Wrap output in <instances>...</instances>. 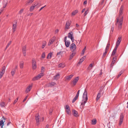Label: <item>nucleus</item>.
<instances>
[{
    "mask_svg": "<svg viewBox=\"0 0 128 128\" xmlns=\"http://www.w3.org/2000/svg\"><path fill=\"white\" fill-rule=\"evenodd\" d=\"M40 117L39 114H37L36 115L35 117V119L36 121V122L38 124L41 121Z\"/></svg>",
    "mask_w": 128,
    "mask_h": 128,
    "instance_id": "nucleus-7",
    "label": "nucleus"
},
{
    "mask_svg": "<svg viewBox=\"0 0 128 128\" xmlns=\"http://www.w3.org/2000/svg\"><path fill=\"white\" fill-rule=\"evenodd\" d=\"M3 75V74L0 73V79L2 77Z\"/></svg>",
    "mask_w": 128,
    "mask_h": 128,
    "instance_id": "nucleus-54",
    "label": "nucleus"
},
{
    "mask_svg": "<svg viewBox=\"0 0 128 128\" xmlns=\"http://www.w3.org/2000/svg\"><path fill=\"white\" fill-rule=\"evenodd\" d=\"M73 33L72 32H71L69 33L68 34V38H70L73 37Z\"/></svg>",
    "mask_w": 128,
    "mask_h": 128,
    "instance_id": "nucleus-11",
    "label": "nucleus"
},
{
    "mask_svg": "<svg viewBox=\"0 0 128 128\" xmlns=\"http://www.w3.org/2000/svg\"><path fill=\"white\" fill-rule=\"evenodd\" d=\"M45 53L44 52H43L41 58V60H42L45 58Z\"/></svg>",
    "mask_w": 128,
    "mask_h": 128,
    "instance_id": "nucleus-32",
    "label": "nucleus"
},
{
    "mask_svg": "<svg viewBox=\"0 0 128 128\" xmlns=\"http://www.w3.org/2000/svg\"><path fill=\"white\" fill-rule=\"evenodd\" d=\"M73 112L74 113V116L76 117H77L78 116V112L76 111L75 110H74L73 111Z\"/></svg>",
    "mask_w": 128,
    "mask_h": 128,
    "instance_id": "nucleus-22",
    "label": "nucleus"
},
{
    "mask_svg": "<svg viewBox=\"0 0 128 128\" xmlns=\"http://www.w3.org/2000/svg\"><path fill=\"white\" fill-rule=\"evenodd\" d=\"M122 121H123L120 120L119 123V125H120L121 124Z\"/></svg>",
    "mask_w": 128,
    "mask_h": 128,
    "instance_id": "nucleus-56",
    "label": "nucleus"
},
{
    "mask_svg": "<svg viewBox=\"0 0 128 128\" xmlns=\"http://www.w3.org/2000/svg\"><path fill=\"white\" fill-rule=\"evenodd\" d=\"M124 118V116L122 114H121L120 116V120L123 121Z\"/></svg>",
    "mask_w": 128,
    "mask_h": 128,
    "instance_id": "nucleus-38",
    "label": "nucleus"
},
{
    "mask_svg": "<svg viewBox=\"0 0 128 128\" xmlns=\"http://www.w3.org/2000/svg\"><path fill=\"white\" fill-rule=\"evenodd\" d=\"M117 48H117L116 47H115L111 54L112 56H114L115 53H116Z\"/></svg>",
    "mask_w": 128,
    "mask_h": 128,
    "instance_id": "nucleus-12",
    "label": "nucleus"
},
{
    "mask_svg": "<svg viewBox=\"0 0 128 128\" xmlns=\"http://www.w3.org/2000/svg\"><path fill=\"white\" fill-rule=\"evenodd\" d=\"M77 98H78L76 96H75V97L73 98V100H72V103L76 101V100L77 99Z\"/></svg>",
    "mask_w": 128,
    "mask_h": 128,
    "instance_id": "nucleus-44",
    "label": "nucleus"
},
{
    "mask_svg": "<svg viewBox=\"0 0 128 128\" xmlns=\"http://www.w3.org/2000/svg\"><path fill=\"white\" fill-rule=\"evenodd\" d=\"M16 71V70L15 69H13L12 70L11 72V75L12 76H13L14 75Z\"/></svg>",
    "mask_w": 128,
    "mask_h": 128,
    "instance_id": "nucleus-29",
    "label": "nucleus"
},
{
    "mask_svg": "<svg viewBox=\"0 0 128 128\" xmlns=\"http://www.w3.org/2000/svg\"><path fill=\"white\" fill-rule=\"evenodd\" d=\"M124 71L123 70H121L120 72L119 73V74H118V77H119L120 76L121 74Z\"/></svg>",
    "mask_w": 128,
    "mask_h": 128,
    "instance_id": "nucleus-42",
    "label": "nucleus"
},
{
    "mask_svg": "<svg viewBox=\"0 0 128 128\" xmlns=\"http://www.w3.org/2000/svg\"><path fill=\"white\" fill-rule=\"evenodd\" d=\"M52 110H50V111L49 114L50 115L52 114Z\"/></svg>",
    "mask_w": 128,
    "mask_h": 128,
    "instance_id": "nucleus-57",
    "label": "nucleus"
},
{
    "mask_svg": "<svg viewBox=\"0 0 128 128\" xmlns=\"http://www.w3.org/2000/svg\"><path fill=\"white\" fill-rule=\"evenodd\" d=\"M121 37H119L118 39L117 40L116 43V46L115 47H118V46L120 44V43L121 41L122 40Z\"/></svg>",
    "mask_w": 128,
    "mask_h": 128,
    "instance_id": "nucleus-8",
    "label": "nucleus"
},
{
    "mask_svg": "<svg viewBox=\"0 0 128 128\" xmlns=\"http://www.w3.org/2000/svg\"><path fill=\"white\" fill-rule=\"evenodd\" d=\"M24 9H22L21 10H20V11L19 12V13L20 14H21L23 12Z\"/></svg>",
    "mask_w": 128,
    "mask_h": 128,
    "instance_id": "nucleus-48",
    "label": "nucleus"
},
{
    "mask_svg": "<svg viewBox=\"0 0 128 128\" xmlns=\"http://www.w3.org/2000/svg\"><path fill=\"white\" fill-rule=\"evenodd\" d=\"M78 11L77 10H76L72 12V13L71 15L72 16H73L75 15V14L78 13Z\"/></svg>",
    "mask_w": 128,
    "mask_h": 128,
    "instance_id": "nucleus-23",
    "label": "nucleus"
},
{
    "mask_svg": "<svg viewBox=\"0 0 128 128\" xmlns=\"http://www.w3.org/2000/svg\"><path fill=\"white\" fill-rule=\"evenodd\" d=\"M73 75L72 74H71L69 76H68L66 77V79L68 80H70L73 77Z\"/></svg>",
    "mask_w": 128,
    "mask_h": 128,
    "instance_id": "nucleus-16",
    "label": "nucleus"
},
{
    "mask_svg": "<svg viewBox=\"0 0 128 128\" xmlns=\"http://www.w3.org/2000/svg\"><path fill=\"white\" fill-rule=\"evenodd\" d=\"M7 4V3L6 2L4 4V5L3 8H5L6 6V5Z\"/></svg>",
    "mask_w": 128,
    "mask_h": 128,
    "instance_id": "nucleus-51",
    "label": "nucleus"
},
{
    "mask_svg": "<svg viewBox=\"0 0 128 128\" xmlns=\"http://www.w3.org/2000/svg\"><path fill=\"white\" fill-rule=\"evenodd\" d=\"M34 1V0H28L26 4L27 5L31 4Z\"/></svg>",
    "mask_w": 128,
    "mask_h": 128,
    "instance_id": "nucleus-19",
    "label": "nucleus"
},
{
    "mask_svg": "<svg viewBox=\"0 0 128 128\" xmlns=\"http://www.w3.org/2000/svg\"><path fill=\"white\" fill-rule=\"evenodd\" d=\"M79 80V77L78 76L76 77L75 78L72 82V85L73 86H74L75 85L76 83L78 82Z\"/></svg>",
    "mask_w": 128,
    "mask_h": 128,
    "instance_id": "nucleus-3",
    "label": "nucleus"
},
{
    "mask_svg": "<svg viewBox=\"0 0 128 128\" xmlns=\"http://www.w3.org/2000/svg\"><path fill=\"white\" fill-rule=\"evenodd\" d=\"M70 39H71L72 41V42H74V37H73L72 38H70Z\"/></svg>",
    "mask_w": 128,
    "mask_h": 128,
    "instance_id": "nucleus-61",
    "label": "nucleus"
},
{
    "mask_svg": "<svg viewBox=\"0 0 128 128\" xmlns=\"http://www.w3.org/2000/svg\"><path fill=\"white\" fill-rule=\"evenodd\" d=\"M59 31V30L58 29H57L55 31V33H57Z\"/></svg>",
    "mask_w": 128,
    "mask_h": 128,
    "instance_id": "nucleus-63",
    "label": "nucleus"
},
{
    "mask_svg": "<svg viewBox=\"0 0 128 128\" xmlns=\"http://www.w3.org/2000/svg\"><path fill=\"white\" fill-rule=\"evenodd\" d=\"M88 10H86L84 12V16L86 15L88 13Z\"/></svg>",
    "mask_w": 128,
    "mask_h": 128,
    "instance_id": "nucleus-45",
    "label": "nucleus"
},
{
    "mask_svg": "<svg viewBox=\"0 0 128 128\" xmlns=\"http://www.w3.org/2000/svg\"><path fill=\"white\" fill-rule=\"evenodd\" d=\"M84 92L83 96L82 102L81 103L80 108L82 110H83L85 104L88 98L87 97V92L86 89L84 90Z\"/></svg>",
    "mask_w": 128,
    "mask_h": 128,
    "instance_id": "nucleus-2",
    "label": "nucleus"
},
{
    "mask_svg": "<svg viewBox=\"0 0 128 128\" xmlns=\"http://www.w3.org/2000/svg\"><path fill=\"white\" fill-rule=\"evenodd\" d=\"M66 38H67V36H66L64 38V42H66L67 41Z\"/></svg>",
    "mask_w": 128,
    "mask_h": 128,
    "instance_id": "nucleus-60",
    "label": "nucleus"
},
{
    "mask_svg": "<svg viewBox=\"0 0 128 128\" xmlns=\"http://www.w3.org/2000/svg\"><path fill=\"white\" fill-rule=\"evenodd\" d=\"M52 52H50L48 54V59L52 57Z\"/></svg>",
    "mask_w": 128,
    "mask_h": 128,
    "instance_id": "nucleus-37",
    "label": "nucleus"
},
{
    "mask_svg": "<svg viewBox=\"0 0 128 128\" xmlns=\"http://www.w3.org/2000/svg\"><path fill=\"white\" fill-rule=\"evenodd\" d=\"M114 26H112L111 28V30L112 32H113L114 30Z\"/></svg>",
    "mask_w": 128,
    "mask_h": 128,
    "instance_id": "nucleus-55",
    "label": "nucleus"
},
{
    "mask_svg": "<svg viewBox=\"0 0 128 128\" xmlns=\"http://www.w3.org/2000/svg\"><path fill=\"white\" fill-rule=\"evenodd\" d=\"M92 124L94 125L96 124V119L93 120H92Z\"/></svg>",
    "mask_w": 128,
    "mask_h": 128,
    "instance_id": "nucleus-31",
    "label": "nucleus"
},
{
    "mask_svg": "<svg viewBox=\"0 0 128 128\" xmlns=\"http://www.w3.org/2000/svg\"><path fill=\"white\" fill-rule=\"evenodd\" d=\"M73 53L70 55V59H71L72 58L73 56L75 55L76 54L75 51L72 52Z\"/></svg>",
    "mask_w": 128,
    "mask_h": 128,
    "instance_id": "nucleus-27",
    "label": "nucleus"
},
{
    "mask_svg": "<svg viewBox=\"0 0 128 128\" xmlns=\"http://www.w3.org/2000/svg\"><path fill=\"white\" fill-rule=\"evenodd\" d=\"M66 112L67 114H70V108H69L68 109H66Z\"/></svg>",
    "mask_w": 128,
    "mask_h": 128,
    "instance_id": "nucleus-35",
    "label": "nucleus"
},
{
    "mask_svg": "<svg viewBox=\"0 0 128 128\" xmlns=\"http://www.w3.org/2000/svg\"><path fill=\"white\" fill-rule=\"evenodd\" d=\"M22 53L24 56H26V52H22Z\"/></svg>",
    "mask_w": 128,
    "mask_h": 128,
    "instance_id": "nucleus-53",
    "label": "nucleus"
},
{
    "mask_svg": "<svg viewBox=\"0 0 128 128\" xmlns=\"http://www.w3.org/2000/svg\"><path fill=\"white\" fill-rule=\"evenodd\" d=\"M44 70V68L43 67H42L41 68L42 72H43Z\"/></svg>",
    "mask_w": 128,
    "mask_h": 128,
    "instance_id": "nucleus-52",
    "label": "nucleus"
},
{
    "mask_svg": "<svg viewBox=\"0 0 128 128\" xmlns=\"http://www.w3.org/2000/svg\"><path fill=\"white\" fill-rule=\"evenodd\" d=\"M87 3V1L86 0L84 2V4H86Z\"/></svg>",
    "mask_w": 128,
    "mask_h": 128,
    "instance_id": "nucleus-64",
    "label": "nucleus"
},
{
    "mask_svg": "<svg viewBox=\"0 0 128 128\" xmlns=\"http://www.w3.org/2000/svg\"><path fill=\"white\" fill-rule=\"evenodd\" d=\"M65 43L66 46L67 47H68L70 44V41L68 40H67L66 42Z\"/></svg>",
    "mask_w": 128,
    "mask_h": 128,
    "instance_id": "nucleus-20",
    "label": "nucleus"
},
{
    "mask_svg": "<svg viewBox=\"0 0 128 128\" xmlns=\"http://www.w3.org/2000/svg\"><path fill=\"white\" fill-rule=\"evenodd\" d=\"M22 52H26V46H23L22 48Z\"/></svg>",
    "mask_w": 128,
    "mask_h": 128,
    "instance_id": "nucleus-36",
    "label": "nucleus"
},
{
    "mask_svg": "<svg viewBox=\"0 0 128 128\" xmlns=\"http://www.w3.org/2000/svg\"><path fill=\"white\" fill-rule=\"evenodd\" d=\"M46 45V42H44L42 46V48H44Z\"/></svg>",
    "mask_w": 128,
    "mask_h": 128,
    "instance_id": "nucleus-47",
    "label": "nucleus"
},
{
    "mask_svg": "<svg viewBox=\"0 0 128 128\" xmlns=\"http://www.w3.org/2000/svg\"><path fill=\"white\" fill-rule=\"evenodd\" d=\"M16 23L15 24H13L12 29L13 32H14L16 30Z\"/></svg>",
    "mask_w": 128,
    "mask_h": 128,
    "instance_id": "nucleus-15",
    "label": "nucleus"
},
{
    "mask_svg": "<svg viewBox=\"0 0 128 128\" xmlns=\"http://www.w3.org/2000/svg\"><path fill=\"white\" fill-rule=\"evenodd\" d=\"M27 97H26L23 100V102H24L27 99Z\"/></svg>",
    "mask_w": 128,
    "mask_h": 128,
    "instance_id": "nucleus-62",
    "label": "nucleus"
},
{
    "mask_svg": "<svg viewBox=\"0 0 128 128\" xmlns=\"http://www.w3.org/2000/svg\"><path fill=\"white\" fill-rule=\"evenodd\" d=\"M71 24V22L69 21H67L66 23L65 26V30L68 29L70 28V26Z\"/></svg>",
    "mask_w": 128,
    "mask_h": 128,
    "instance_id": "nucleus-5",
    "label": "nucleus"
},
{
    "mask_svg": "<svg viewBox=\"0 0 128 128\" xmlns=\"http://www.w3.org/2000/svg\"><path fill=\"white\" fill-rule=\"evenodd\" d=\"M40 78V77L38 76V75L37 76L34 77L32 79L33 81H34L37 80Z\"/></svg>",
    "mask_w": 128,
    "mask_h": 128,
    "instance_id": "nucleus-26",
    "label": "nucleus"
},
{
    "mask_svg": "<svg viewBox=\"0 0 128 128\" xmlns=\"http://www.w3.org/2000/svg\"><path fill=\"white\" fill-rule=\"evenodd\" d=\"M65 66V65L64 63H62L58 65V67L63 68Z\"/></svg>",
    "mask_w": 128,
    "mask_h": 128,
    "instance_id": "nucleus-17",
    "label": "nucleus"
},
{
    "mask_svg": "<svg viewBox=\"0 0 128 128\" xmlns=\"http://www.w3.org/2000/svg\"><path fill=\"white\" fill-rule=\"evenodd\" d=\"M60 78V74L59 73H57L54 76V80H57Z\"/></svg>",
    "mask_w": 128,
    "mask_h": 128,
    "instance_id": "nucleus-13",
    "label": "nucleus"
},
{
    "mask_svg": "<svg viewBox=\"0 0 128 128\" xmlns=\"http://www.w3.org/2000/svg\"><path fill=\"white\" fill-rule=\"evenodd\" d=\"M55 40V38L53 37L51 38H50L48 42V46H50L51 44H52Z\"/></svg>",
    "mask_w": 128,
    "mask_h": 128,
    "instance_id": "nucleus-10",
    "label": "nucleus"
},
{
    "mask_svg": "<svg viewBox=\"0 0 128 128\" xmlns=\"http://www.w3.org/2000/svg\"><path fill=\"white\" fill-rule=\"evenodd\" d=\"M34 6H30V11H32L34 9Z\"/></svg>",
    "mask_w": 128,
    "mask_h": 128,
    "instance_id": "nucleus-33",
    "label": "nucleus"
},
{
    "mask_svg": "<svg viewBox=\"0 0 128 128\" xmlns=\"http://www.w3.org/2000/svg\"><path fill=\"white\" fill-rule=\"evenodd\" d=\"M76 48V45L73 43L70 45V48L72 52L75 51Z\"/></svg>",
    "mask_w": 128,
    "mask_h": 128,
    "instance_id": "nucleus-4",
    "label": "nucleus"
},
{
    "mask_svg": "<svg viewBox=\"0 0 128 128\" xmlns=\"http://www.w3.org/2000/svg\"><path fill=\"white\" fill-rule=\"evenodd\" d=\"M5 67L4 66L2 68L1 71L0 72V73L4 74L5 72Z\"/></svg>",
    "mask_w": 128,
    "mask_h": 128,
    "instance_id": "nucleus-24",
    "label": "nucleus"
},
{
    "mask_svg": "<svg viewBox=\"0 0 128 128\" xmlns=\"http://www.w3.org/2000/svg\"><path fill=\"white\" fill-rule=\"evenodd\" d=\"M4 122L5 121H4L2 120L0 121V126H1V128H3V126L4 125Z\"/></svg>",
    "mask_w": 128,
    "mask_h": 128,
    "instance_id": "nucleus-21",
    "label": "nucleus"
},
{
    "mask_svg": "<svg viewBox=\"0 0 128 128\" xmlns=\"http://www.w3.org/2000/svg\"><path fill=\"white\" fill-rule=\"evenodd\" d=\"M5 104L4 102H2L0 103V105L2 107H5Z\"/></svg>",
    "mask_w": 128,
    "mask_h": 128,
    "instance_id": "nucleus-30",
    "label": "nucleus"
},
{
    "mask_svg": "<svg viewBox=\"0 0 128 128\" xmlns=\"http://www.w3.org/2000/svg\"><path fill=\"white\" fill-rule=\"evenodd\" d=\"M108 48H109L107 47L106 46V48L105 50L106 51L108 52Z\"/></svg>",
    "mask_w": 128,
    "mask_h": 128,
    "instance_id": "nucleus-59",
    "label": "nucleus"
},
{
    "mask_svg": "<svg viewBox=\"0 0 128 128\" xmlns=\"http://www.w3.org/2000/svg\"><path fill=\"white\" fill-rule=\"evenodd\" d=\"M107 52V51H106L105 50V52H104L103 54V57H104L105 56Z\"/></svg>",
    "mask_w": 128,
    "mask_h": 128,
    "instance_id": "nucleus-49",
    "label": "nucleus"
},
{
    "mask_svg": "<svg viewBox=\"0 0 128 128\" xmlns=\"http://www.w3.org/2000/svg\"><path fill=\"white\" fill-rule=\"evenodd\" d=\"M102 92V90H100L99 93L98 94L97 97L96 98V100L98 101V100H99L101 96L100 93Z\"/></svg>",
    "mask_w": 128,
    "mask_h": 128,
    "instance_id": "nucleus-14",
    "label": "nucleus"
},
{
    "mask_svg": "<svg viewBox=\"0 0 128 128\" xmlns=\"http://www.w3.org/2000/svg\"><path fill=\"white\" fill-rule=\"evenodd\" d=\"M86 57V56H84L81 58L79 62V63H81L85 59Z\"/></svg>",
    "mask_w": 128,
    "mask_h": 128,
    "instance_id": "nucleus-18",
    "label": "nucleus"
},
{
    "mask_svg": "<svg viewBox=\"0 0 128 128\" xmlns=\"http://www.w3.org/2000/svg\"><path fill=\"white\" fill-rule=\"evenodd\" d=\"M44 73L43 72H42L38 74V76L40 77V78L43 76H44Z\"/></svg>",
    "mask_w": 128,
    "mask_h": 128,
    "instance_id": "nucleus-40",
    "label": "nucleus"
},
{
    "mask_svg": "<svg viewBox=\"0 0 128 128\" xmlns=\"http://www.w3.org/2000/svg\"><path fill=\"white\" fill-rule=\"evenodd\" d=\"M56 84L54 82H52L51 83H50L49 85L50 86H54L55 84Z\"/></svg>",
    "mask_w": 128,
    "mask_h": 128,
    "instance_id": "nucleus-34",
    "label": "nucleus"
},
{
    "mask_svg": "<svg viewBox=\"0 0 128 128\" xmlns=\"http://www.w3.org/2000/svg\"><path fill=\"white\" fill-rule=\"evenodd\" d=\"M65 108L66 110L69 108V106L68 105H66V106Z\"/></svg>",
    "mask_w": 128,
    "mask_h": 128,
    "instance_id": "nucleus-50",
    "label": "nucleus"
},
{
    "mask_svg": "<svg viewBox=\"0 0 128 128\" xmlns=\"http://www.w3.org/2000/svg\"><path fill=\"white\" fill-rule=\"evenodd\" d=\"M32 67L33 70L35 69L36 68V63L34 60H32Z\"/></svg>",
    "mask_w": 128,
    "mask_h": 128,
    "instance_id": "nucleus-9",
    "label": "nucleus"
},
{
    "mask_svg": "<svg viewBox=\"0 0 128 128\" xmlns=\"http://www.w3.org/2000/svg\"><path fill=\"white\" fill-rule=\"evenodd\" d=\"M32 84H30L27 87L26 90V93L30 92L32 88Z\"/></svg>",
    "mask_w": 128,
    "mask_h": 128,
    "instance_id": "nucleus-6",
    "label": "nucleus"
},
{
    "mask_svg": "<svg viewBox=\"0 0 128 128\" xmlns=\"http://www.w3.org/2000/svg\"><path fill=\"white\" fill-rule=\"evenodd\" d=\"M124 7L121 6L119 11V16L116 19V25L118 26L119 28L120 29L122 27L123 20V17L121 15L122 13V11Z\"/></svg>",
    "mask_w": 128,
    "mask_h": 128,
    "instance_id": "nucleus-1",
    "label": "nucleus"
},
{
    "mask_svg": "<svg viewBox=\"0 0 128 128\" xmlns=\"http://www.w3.org/2000/svg\"><path fill=\"white\" fill-rule=\"evenodd\" d=\"M24 62L23 61H22L21 62H20L19 66L20 68H23L24 67Z\"/></svg>",
    "mask_w": 128,
    "mask_h": 128,
    "instance_id": "nucleus-25",
    "label": "nucleus"
},
{
    "mask_svg": "<svg viewBox=\"0 0 128 128\" xmlns=\"http://www.w3.org/2000/svg\"><path fill=\"white\" fill-rule=\"evenodd\" d=\"M93 66V64H90V65L89 66H88V68L90 69H91V68H92Z\"/></svg>",
    "mask_w": 128,
    "mask_h": 128,
    "instance_id": "nucleus-46",
    "label": "nucleus"
},
{
    "mask_svg": "<svg viewBox=\"0 0 128 128\" xmlns=\"http://www.w3.org/2000/svg\"><path fill=\"white\" fill-rule=\"evenodd\" d=\"M110 43L109 42H108V44L106 46L107 47L109 48V47L110 46Z\"/></svg>",
    "mask_w": 128,
    "mask_h": 128,
    "instance_id": "nucleus-58",
    "label": "nucleus"
},
{
    "mask_svg": "<svg viewBox=\"0 0 128 128\" xmlns=\"http://www.w3.org/2000/svg\"><path fill=\"white\" fill-rule=\"evenodd\" d=\"M38 4V3L36 2H34V4L32 5V6H34V8H35V6H36Z\"/></svg>",
    "mask_w": 128,
    "mask_h": 128,
    "instance_id": "nucleus-41",
    "label": "nucleus"
},
{
    "mask_svg": "<svg viewBox=\"0 0 128 128\" xmlns=\"http://www.w3.org/2000/svg\"><path fill=\"white\" fill-rule=\"evenodd\" d=\"M116 57H114L113 58V61L112 62L111 64V65H113L116 62Z\"/></svg>",
    "mask_w": 128,
    "mask_h": 128,
    "instance_id": "nucleus-28",
    "label": "nucleus"
},
{
    "mask_svg": "<svg viewBox=\"0 0 128 128\" xmlns=\"http://www.w3.org/2000/svg\"><path fill=\"white\" fill-rule=\"evenodd\" d=\"M11 42H12V41H10L8 43L7 45L6 46V49L11 44Z\"/></svg>",
    "mask_w": 128,
    "mask_h": 128,
    "instance_id": "nucleus-39",
    "label": "nucleus"
},
{
    "mask_svg": "<svg viewBox=\"0 0 128 128\" xmlns=\"http://www.w3.org/2000/svg\"><path fill=\"white\" fill-rule=\"evenodd\" d=\"M86 47H85L84 49L82 50V53H81V54L82 55H83L84 54V53L85 50H86Z\"/></svg>",
    "mask_w": 128,
    "mask_h": 128,
    "instance_id": "nucleus-43",
    "label": "nucleus"
}]
</instances>
